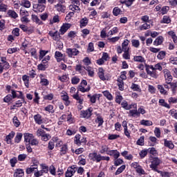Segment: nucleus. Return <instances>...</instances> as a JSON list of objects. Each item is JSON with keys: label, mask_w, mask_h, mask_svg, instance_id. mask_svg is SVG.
<instances>
[{"label": "nucleus", "mask_w": 177, "mask_h": 177, "mask_svg": "<svg viewBox=\"0 0 177 177\" xmlns=\"http://www.w3.org/2000/svg\"><path fill=\"white\" fill-rule=\"evenodd\" d=\"M41 171L43 174H48L49 172V167L46 165V164H41Z\"/></svg>", "instance_id": "obj_34"}, {"label": "nucleus", "mask_w": 177, "mask_h": 177, "mask_svg": "<svg viewBox=\"0 0 177 177\" xmlns=\"http://www.w3.org/2000/svg\"><path fill=\"white\" fill-rule=\"evenodd\" d=\"M48 34L54 41H59V39H60V35H59V32L57 31H50Z\"/></svg>", "instance_id": "obj_16"}, {"label": "nucleus", "mask_w": 177, "mask_h": 177, "mask_svg": "<svg viewBox=\"0 0 177 177\" xmlns=\"http://www.w3.org/2000/svg\"><path fill=\"white\" fill-rule=\"evenodd\" d=\"M118 32V28L114 27L112 28V30L109 31L107 37L114 35V34H117Z\"/></svg>", "instance_id": "obj_40"}, {"label": "nucleus", "mask_w": 177, "mask_h": 177, "mask_svg": "<svg viewBox=\"0 0 177 177\" xmlns=\"http://www.w3.org/2000/svg\"><path fill=\"white\" fill-rule=\"evenodd\" d=\"M21 6H24V8H31V2L28 0H23L21 2Z\"/></svg>", "instance_id": "obj_33"}, {"label": "nucleus", "mask_w": 177, "mask_h": 177, "mask_svg": "<svg viewBox=\"0 0 177 177\" xmlns=\"http://www.w3.org/2000/svg\"><path fill=\"white\" fill-rule=\"evenodd\" d=\"M16 133L15 131H11L8 136H6L5 140L8 145H12V139L15 138Z\"/></svg>", "instance_id": "obj_13"}, {"label": "nucleus", "mask_w": 177, "mask_h": 177, "mask_svg": "<svg viewBox=\"0 0 177 177\" xmlns=\"http://www.w3.org/2000/svg\"><path fill=\"white\" fill-rule=\"evenodd\" d=\"M11 94L12 99H16L17 97L18 99H23V92L21 91H15L13 89H11Z\"/></svg>", "instance_id": "obj_9"}, {"label": "nucleus", "mask_w": 177, "mask_h": 177, "mask_svg": "<svg viewBox=\"0 0 177 177\" xmlns=\"http://www.w3.org/2000/svg\"><path fill=\"white\" fill-rule=\"evenodd\" d=\"M134 62H138L139 63H146V59L142 55L135 56L133 57Z\"/></svg>", "instance_id": "obj_32"}, {"label": "nucleus", "mask_w": 177, "mask_h": 177, "mask_svg": "<svg viewBox=\"0 0 177 177\" xmlns=\"http://www.w3.org/2000/svg\"><path fill=\"white\" fill-rule=\"evenodd\" d=\"M136 172L139 175H145L146 171H145V169L142 168V166H138L137 169H136Z\"/></svg>", "instance_id": "obj_41"}, {"label": "nucleus", "mask_w": 177, "mask_h": 177, "mask_svg": "<svg viewBox=\"0 0 177 177\" xmlns=\"http://www.w3.org/2000/svg\"><path fill=\"white\" fill-rule=\"evenodd\" d=\"M147 73L148 74V75H150V77H151L152 78H157V73H156V71H151L150 70H147Z\"/></svg>", "instance_id": "obj_58"}, {"label": "nucleus", "mask_w": 177, "mask_h": 177, "mask_svg": "<svg viewBox=\"0 0 177 177\" xmlns=\"http://www.w3.org/2000/svg\"><path fill=\"white\" fill-rule=\"evenodd\" d=\"M160 164H161V160L158 158H153L150 165V168H151L153 171H155V172H158L160 170L157 169V167L160 165Z\"/></svg>", "instance_id": "obj_2"}, {"label": "nucleus", "mask_w": 177, "mask_h": 177, "mask_svg": "<svg viewBox=\"0 0 177 177\" xmlns=\"http://www.w3.org/2000/svg\"><path fill=\"white\" fill-rule=\"evenodd\" d=\"M129 117L138 118L139 117V113L138 112V109H131L129 112Z\"/></svg>", "instance_id": "obj_19"}, {"label": "nucleus", "mask_w": 177, "mask_h": 177, "mask_svg": "<svg viewBox=\"0 0 177 177\" xmlns=\"http://www.w3.org/2000/svg\"><path fill=\"white\" fill-rule=\"evenodd\" d=\"M80 27L82 28V27H86L88 26V23H89V20L86 17H84L80 21Z\"/></svg>", "instance_id": "obj_28"}, {"label": "nucleus", "mask_w": 177, "mask_h": 177, "mask_svg": "<svg viewBox=\"0 0 177 177\" xmlns=\"http://www.w3.org/2000/svg\"><path fill=\"white\" fill-rule=\"evenodd\" d=\"M55 9L57 10V12H62L64 13V12L66 10V6L62 3H58L55 5Z\"/></svg>", "instance_id": "obj_25"}, {"label": "nucleus", "mask_w": 177, "mask_h": 177, "mask_svg": "<svg viewBox=\"0 0 177 177\" xmlns=\"http://www.w3.org/2000/svg\"><path fill=\"white\" fill-rule=\"evenodd\" d=\"M165 63H158L155 65V71L158 70V71H162V66H165Z\"/></svg>", "instance_id": "obj_52"}, {"label": "nucleus", "mask_w": 177, "mask_h": 177, "mask_svg": "<svg viewBox=\"0 0 177 177\" xmlns=\"http://www.w3.org/2000/svg\"><path fill=\"white\" fill-rule=\"evenodd\" d=\"M160 23L169 24V23H171V19H169V17L168 16H164L162 19L160 21Z\"/></svg>", "instance_id": "obj_46"}, {"label": "nucleus", "mask_w": 177, "mask_h": 177, "mask_svg": "<svg viewBox=\"0 0 177 177\" xmlns=\"http://www.w3.org/2000/svg\"><path fill=\"white\" fill-rule=\"evenodd\" d=\"M121 14V9L118 7H115L113 10V16H119Z\"/></svg>", "instance_id": "obj_55"}, {"label": "nucleus", "mask_w": 177, "mask_h": 177, "mask_svg": "<svg viewBox=\"0 0 177 177\" xmlns=\"http://www.w3.org/2000/svg\"><path fill=\"white\" fill-rule=\"evenodd\" d=\"M164 74L166 80H168L169 84H171V81H172V75H171V72L166 69L164 71Z\"/></svg>", "instance_id": "obj_21"}, {"label": "nucleus", "mask_w": 177, "mask_h": 177, "mask_svg": "<svg viewBox=\"0 0 177 177\" xmlns=\"http://www.w3.org/2000/svg\"><path fill=\"white\" fill-rule=\"evenodd\" d=\"M159 104L160 106H162V107H166V109H171V106L168 103L165 102V100L163 99H161L159 100Z\"/></svg>", "instance_id": "obj_39"}, {"label": "nucleus", "mask_w": 177, "mask_h": 177, "mask_svg": "<svg viewBox=\"0 0 177 177\" xmlns=\"http://www.w3.org/2000/svg\"><path fill=\"white\" fill-rule=\"evenodd\" d=\"M34 120L36 124L38 125H41V124H44V119L42 118V115H41L39 113H37V115H35Z\"/></svg>", "instance_id": "obj_12"}, {"label": "nucleus", "mask_w": 177, "mask_h": 177, "mask_svg": "<svg viewBox=\"0 0 177 177\" xmlns=\"http://www.w3.org/2000/svg\"><path fill=\"white\" fill-rule=\"evenodd\" d=\"M72 5L69 6V9L73 12H80V0H72Z\"/></svg>", "instance_id": "obj_4"}, {"label": "nucleus", "mask_w": 177, "mask_h": 177, "mask_svg": "<svg viewBox=\"0 0 177 177\" xmlns=\"http://www.w3.org/2000/svg\"><path fill=\"white\" fill-rule=\"evenodd\" d=\"M98 77L100 79L102 80V81H106L107 80V77L106 75H104V69L103 68H98Z\"/></svg>", "instance_id": "obj_15"}, {"label": "nucleus", "mask_w": 177, "mask_h": 177, "mask_svg": "<svg viewBox=\"0 0 177 177\" xmlns=\"http://www.w3.org/2000/svg\"><path fill=\"white\" fill-rule=\"evenodd\" d=\"M91 88L89 86H79L78 91L80 92H82V93H85V92H89Z\"/></svg>", "instance_id": "obj_35"}, {"label": "nucleus", "mask_w": 177, "mask_h": 177, "mask_svg": "<svg viewBox=\"0 0 177 177\" xmlns=\"http://www.w3.org/2000/svg\"><path fill=\"white\" fill-rule=\"evenodd\" d=\"M31 19H32V21H34V23H36V24H39V25L42 24V21L41 19H39L38 16H37L35 15H32Z\"/></svg>", "instance_id": "obj_29"}, {"label": "nucleus", "mask_w": 177, "mask_h": 177, "mask_svg": "<svg viewBox=\"0 0 177 177\" xmlns=\"http://www.w3.org/2000/svg\"><path fill=\"white\" fill-rule=\"evenodd\" d=\"M77 169L76 165H73L71 167H68L67 171L65 173V177H73L74 174H75Z\"/></svg>", "instance_id": "obj_5"}, {"label": "nucleus", "mask_w": 177, "mask_h": 177, "mask_svg": "<svg viewBox=\"0 0 177 177\" xmlns=\"http://www.w3.org/2000/svg\"><path fill=\"white\" fill-rule=\"evenodd\" d=\"M164 146L165 147H168V149H170V150H173L174 147H175V145H174V142L171 140H168L167 139H164Z\"/></svg>", "instance_id": "obj_17"}, {"label": "nucleus", "mask_w": 177, "mask_h": 177, "mask_svg": "<svg viewBox=\"0 0 177 177\" xmlns=\"http://www.w3.org/2000/svg\"><path fill=\"white\" fill-rule=\"evenodd\" d=\"M102 94L107 99V100L111 101L114 99V97H113V95H111V93L107 90L102 91Z\"/></svg>", "instance_id": "obj_22"}, {"label": "nucleus", "mask_w": 177, "mask_h": 177, "mask_svg": "<svg viewBox=\"0 0 177 177\" xmlns=\"http://www.w3.org/2000/svg\"><path fill=\"white\" fill-rule=\"evenodd\" d=\"M55 57L57 59V62H62L64 59V55L60 51H56L55 53Z\"/></svg>", "instance_id": "obj_23"}, {"label": "nucleus", "mask_w": 177, "mask_h": 177, "mask_svg": "<svg viewBox=\"0 0 177 177\" xmlns=\"http://www.w3.org/2000/svg\"><path fill=\"white\" fill-rule=\"evenodd\" d=\"M46 133L44 130H42V129H38L37 131H36L37 136L38 137L41 136V138H44Z\"/></svg>", "instance_id": "obj_44"}, {"label": "nucleus", "mask_w": 177, "mask_h": 177, "mask_svg": "<svg viewBox=\"0 0 177 177\" xmlns=\"http://www.w3.org/2000/svg\"><path fill=\"white\" fill-rule=\"evenodd\" d=\"M70 27H71V25L70 24H63L59 29V34L61 35H64L65 32H67V30H68V28H70Z\"/></svg>", "instance_id": "obj_11"}, {"label": "nucleus", "mask_w": 177, "mask_h": 177, "mask_svg": "<svg viewBox=\"0 0 177 177\" xmlns=\"http://www.w3.org/2000/svg\"><path fill=\"white\" fill-rule=\"evenodd\" d=\"M149 140L151 142L150 146H156L157 144V138L156 137L150 136Z\"/></svg>", "instance_id": "obj_54"}, {"label": "nucleus", "mask_w": 177, "mask_h": 177, "mask_svg": "<svg viewBox=\"0 0 177 177\" xmlns=\"http://www.w3.org/2000/svg\"><path fill=\"white\" fill-rule=\"evenodd\" d=\"M131 44L134 48H139V46H140V41L138 39H132Z\"/></svg>", "instance_id": "obj_59"}, {"label": "nucleus", "mask_w": 177, "mask_h": 177, "mask_svg": "<svg viewBox=\"0 0 177 177\" xmlns=\"http://www.w3.org/2000/svg\"><path fill=\"white\" fill-rule=\"evenodd\" d=\"M24 140L26 143H30L32 139H34V136L30 133H25L24 134Z\"/></svg>", "instance_id": "obj_18"}, {"label": "nucleus", "mask_w": 177, "mask_h": 177, "mask_svg": "<svg viewBox=\"0 0 177 177\" xmlns=\"http://www.w3.org/2000/svg\"><path fill=\"white\" fill-rule=\"evenodd\" d=\"M24 176V171L21 169H18L14 173V177H22Z\"/></svg>", "instance_id": "obj_31"}, {"label": "nucleus", "mask_w": 177, "mask_h": 177, "mask_svg": "<svg viewBox=\"0 0 177 177\" xmlns=\"http://www.w3.org/2000/svg\"><path fill=\"white\" fill-rule=\"evenodd\" d=\"M126 167H127L125 165H122L121 167H120L115 171V175H120V174H122V172L125 171Z\"/></svg>", "instance_id": "obj_48"}, {"label": "nucleus", "mask_w": 177, "mask_h": 177, "mask_svg": "<svg viewBox=\"0 0 177 177\" xmlns=\"http://www.w3.org/2000/svg\"><path fill=\"white\" fill-rule=\"evenodd\" d=\"M163 41L164 37H162V36H159L153 41V45H155L156 46H158V45H161Z\"/></svg>", "instance_id": "obj_26"}, {"label": "nucleus", "mask_w": 177, "mask_h": 177, "mask_svg": "<svg viewBox=\"0 0 177 177\" xmlns=\"http://www.w3.org/2000/svg\"><path fill=\"white\" fill-rule=\"evenodd\" d=\"M88 97H89L90 102H91V103H96V99H97V97L99 99V97L97 94L93 95H88Z\"/></svg>", "instance_id": "obj_49"}, {"label": "nucleus", "mask_w": 177, "mask_h": 177, "mask_svg": "<svg viewBox=\"0 0 177 177\" xmlns=\"http://www.w3.org/2000/svg\"><path fill=\"white\" fill-rule=\"evenodd\" d=\"M118 86H119L120 91H124V81L122 80H118Z\"/></svg>", "instance_id": "obj_61"}, {"label": "nucleus", "mask_w": 177, "mask_h": 177, "mask_svg": "<svg viewBox=\"0 0 177 177\" xmlns=\"http://www.w3.org/2000/svg\"><path fill=\"white\" fill-rule=\"evenodd\" d=\"M80 79L78 77L75 76L71 79V84H73V85H77V84H80Z\"/></svg>", "instance_id": "obj_60"}, {"label": "nucleus", "mask_w": 177, "mask_h": 177, "mask_svg": "<svg viewBox=\"0 0 177 177\" xmlns=\"http://www.w3.org/2000/svg\"><path fill=\"white\" fill-rule=\"evenodd\" d=\"M39 77L40 78V84L42 86H48L49 85V80L46 79L45 75L40 74Z\"/></svg>", "instance_id": "obj_10"}, {"label": "nucleus", "mask_w": 177, "mask_h": 177, "mask_svg": "<svg viewBox=\"0 0 177 177\" xmlns=\"http://www.w3.org/2000/svg\"><path fill=\"white\" fill-rule=\"evenodd\" d=\"M139 28L141 31H143L144 30H149V28H151V26L147 22L140 26Z\"/></svg>", "instance_id": "obj_50"}, {"label": "nucleus", "mask_w": 177, "mask_h": 177, "mask_svg": "<svg viewBox=\"0 0 177 177\" xmlns=\"http://www.w3.org/2000/svg\"><path fill=\"white\" fill-rule=\"evenodd\" d=\"M49 51L41 50L39 51V60H42L45 56L48 53Z\"/></svg>", "instance_id": "obj_37"}, {"label": "nucleus", "mask_w": 177, "mask_h": 177, "mask_svg": "<svg viewBox=\"0 0 177 177\" xmlns=\"http://www.w3.org/2000/svg\"><path fill=\"white\" fill-rule=\"evenodd\" d=\"M122 95H121L120 93H118L115 96V102L118 104H121V102H122Z\"/></svg>", "instance_id": "obj_63"}, {"label": "nucleus", "mask_w": 177, "mask_h": 177, "mask_svg": "<svg viewBox=\"0 0 177 177\" xmlns=\"http://www.w3.org/2000/svg\"><path fill=\"white\" fill-rule=\"evenodd\" d=\"M131 88L133 91H136L137 92H140L142 90L140 89V86L136 84H132L131 86Z\"/></svg>", "instance_id": "obj_53"}, {"label": "nucleus", "mask_w": 177, "mask_h": 177, "mask_svg": "<svg viewBox=\"0 0 177 177\" xmlns=\"http://www.w3.org/2000/svg\"><path fill=\"white\" fill-rule=\"evenodd\" d=\"M9 67H10V66L9 65V63L6 62V57H1L0 62V74L3 73V70H5V68L8 69Z\"/></svg>", "instance_id": "obj_1"}, {"label": "nucleus", "mask_w": 177, "mask_h": 177, "mask_svg": "<svg viewBox=\"0 0 177 177\" xmlns=\"http://www.w3.org/2000/svg\"><path fill=\"white\" fill-rule=\"evenodd\" d=\"M37 169H38V166L35 165L27 168L26 171L28 175H30V174H32V172H36Z\"/></svg>", "instance_id": "obj_20"}, {"label": "nucleus", "mask_w": 177, "mask_h": 177, "mask_svg": "<svg viewBox=\"0 0 177 177\" xmlns=\"http://www.w3.org/2000/svg\"><path fill=\"white\" fill-rule=\"evenodd\" d=\"M45 10V5L44 4H35L33 6V11L36 13L42 12Z\"/></svg>", "instance_id": "obj_8"}, {"label": "nucleus", "mask_w": 177, "mask_h": 177, "mask_svg": "<svg viewBox=\"0 0 177 177\" xmlns=\"http://www.w3.org/2000/svg\"><path fill=\"white\" fill-rule=\"evenodd\" d=\"M109 151H110V150H109V147H107L106 145H103L101 147V150H100L101 154H104V153L107 154Z\"/></svg>", "instance_id": "obj_57"}, {"label": "nucleus", "mask_w": 177, "mask_h": 177, "mask_svg": "<svg viewBox=\"0 0 177 177\" xmlns=\"http://www.w3.org/2000/svg\"><path fill=\"white\" fill-rule=\"evenodd\" d=\"M22 80L24 81L26 88H28L29 86L28 82H30V77L24 75V76H22Z\"/></svg>", "instance_id": "obj_38"}, {"label": "nucleus", "mask_w": 177, "mask_h": 177, "mask_svg": "<svg viewBox=\"0 0 177 177\" xmlns=\"http://www.w3.org/2000/svg\"><path fill=\"white\" fill-rule=\"evenodd\" d=\"M140 123V125H144L145 127H151V125H153L151 120H142Z\"/></svg>", "instance_id": "obj_30"}, {"label": "nucleus", "mask_w": 177, "mask_h": 177, "mask_svg": "<svg viewBox=\"0 0 177 177\" xmlns=\"http://www.w3.org/2000/svg\"><path fill=\"white\" fill-rule=\"evenodd\" d=\"M89 160L91 161H96V162H100L102 161V155L97 154L96 152H93L88 154Z\"/></svg>", "instance_id": "obj_3"}, {"label": "nucleus", "mask_w": 177, "mask_h": 177, "mask_svg": "<svg viewBox=\"0 0 177 177\" xmlns=\"http://www.w3.org/2000/svg\"><path fill=\"white\" fill-rule=\"evenodd\" d=\"M75 143L77 146H81V135L77 134L75 136Z\"/></svg>", "instance_id": "obj_42"}, {"label": "nucleus", "mask_w": 177, "mask_h": 177, "mask_svg": "<svg viewBox=\"0 0 177 177\" xmlns=\"http://www.w3.org/2000/svg\"><path fill=\"white\" fill-rule=\"evenodd\" d=\"M92 115V108H89L86 111H82L80 113L81 118H89Z\"/></svg>", "instance_id": "obj_7"}, {"label": "nucleus", "mask_w": 177, "mask_h": 177, "mask_svg": "<svg viewBox=\"0 0 177 177\" xmlns=\"http://www.w3.org/2000/svg\"><path fill=\"white\" fill-rule=\"evenodd\" d=\"M84 69L86 71H88V75L90 77H93V75H95V71L93 70V68L91 66H86V68H84Z\"/></svg>", "instance_id": "obj_36"}, {"label": "nucleus", "mask_w": 177, "mask_h": 177, "mask_svg": "<svg viewBox=\"0 0 177 177\" xmlns=\"http://www.w3.org/2000/svg\"><path fill=\"white\" fill-rule=\"evenodd\" d=\"M148 153H149V150L148 149H142L139 153V156H140V158H145V156H147Z\"/></svg>", "instance_id": "obj_51"}, {"label": "nucleus", "mask_w": 177, "mask_h": 177, "mask_svg": "<svg viewBox=\"0 0 177 177\" xmlns=\"http://www.w3.org/2000/svg\"><path fill=\"white\" fill-rule=\"evenodd\" d=\"M20 16L21 17H28L30 16V14L24 8H21L20 10Z\"/></svg>", "instance_id": "obj_45"}, {"label": "nucleus", "mask_w": 177, "mask_h": 177, "mask_svg": "<svg viewBox=\"0 0 177 177\" xmlns=\"http://www.w3.org/2000/svg\"><path fill=\"white\" fill-rule=\"evenodd\" d=\"M66 53L68 57H74V56L80 55V50L77 48H66Z\"/></svg>", "instance_id": "obj_6"}, {"label": "nucleus", "mask_w": 177, "mask_h": 177, "mask_svg": "<svg viewBox=\"0 0 177 177\" xmlns=\"http://www.w3.org/2000/svg\"><path fill=\"white\" fill-rule=\"evenodd\" d=\"M76 71H78L80 74H85V66H82L81 64L76 65Z\"/></svg>", "instance_id": "obj_27"}, {"label": "nucleus", "mask_w": 177, "mask_h": 177, "mask_svg": "<svg viewBox=\"0 0 177 177\" xmlns=\"http://www.w3.org/2000/svg\"><path fill=\"white\" fill-rule=\"evenodd\" d=\"M21 138H23V134L21 133H17L15 138V143H20V141L21 140Z\"/></svg>", "instance_id": "obj_56"}, {"label": "nucleus", "mask_w": 177, "mask_h": 177, "mask_svg": "<svg viewBox=\"0 0 177 177\" xmlns=\"http://www.w3.org/2000/svg\"><path fill=\"white\" fill-rule=\"evenodd\" d=\"M158 174H160L162 177H170L171 176V173L169 172H164L161 171H158Z\"/></svg>", "instance_id": "obj_64"}, {"label": "nucleus", "mask_w": 177, "mask_h": 177, "mask_svg": "<svg viewBox=\"0 0 177 177\" xmlns=\"http://www.w3.org/2000/svg\"><path fill=\"white\" fill-rule=\"evenodd\" d=\"M95 122L98 124V127H102L104 122V120H103V118H102V116H97L95 120Z\"/></svg>", "instance_id": "obj_47"}, {"label": "nucleus", "mask_w": 177, "mask_h": 177, "mask_svg": "<svg viewBox=\"0 0 177 177\" xmlns=\"http://www.w3.org/2000/svg\"><path fill=\"white\" fill-rule=\"evenodd\" d=\"M7 15L9 17L12 19H17L19 17V15L16 13V12L13 10H9L7 12Z\"/></svg>", "instance_id": "obj_24"}, {"label": "nucleus", "mask_w": 177, "mask_h": 177, "mask_svg": "<svg viewBox=\"0 0 177 177\" xmlns=\"http://www.w3.org/2000/svg\"><path fill=\"white\" fill-rule=\"evenodd\" d=\"M44 110L45 111H48V113H51L52 114L55 113V109H53V105H48L44 108Z\"/></svg>", "instance_id": "obj_43"}, {"label": "nucleus", "mask_w": 177, "mask_h": 177, "mask_svg": "<svg viewBox=\"0 0 177 177\" xmlns=\"http://www.w3.org/2000/svg\"><path fill=\"white\" fill-rule=\"evenodd\" d=\"M108 156H111L115 158V160H117L120 157V151H118L117 149L115 150H109L107 153Z\"/></svg>", "instance_id": "obj_14"}, {"label": "nucleus", "mask_w": 177, "mask_h": 177, "mask_svg": "<svg viewBox=\"0 0 177 177\" xmlns=\"http://www.w3.org/2000/svg\"><path fill=\"white\" fill-rule=\"evenodd\" d=\"M48 171L51 175L56 176V168L55 167V166H50V167L48 168Z\"/></svg>", "instance_id": "obj_62"}]
</instances>
